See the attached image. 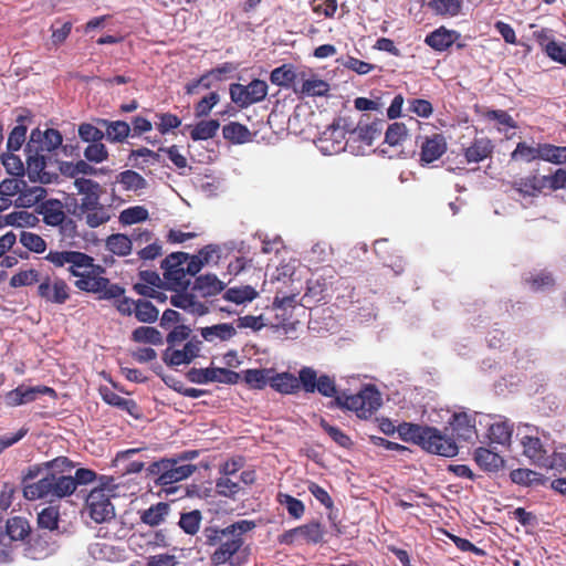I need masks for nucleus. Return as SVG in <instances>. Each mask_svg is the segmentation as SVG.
I'll use <instances>...</instances> for the list:
<instances>
[{"label": "nucleus", "mask_w": 566, "mask_h": 566, "mask_svg": "<svg viewBox=\"0 0 566 566\" xmlns=\"http://www.w3.org/2000/svg\"><path fill=\"white\" fill-rule=\"evenodd\" d=\"M516 436L523 447V454L530 459L532 463L559 472L566 470V446L551 453L552 439L547 431L524 423L517 427Z\"/></svg>", "instance_id": "1"}, {"label": "nucleus", "mask_w": 566, "mask_h": 566, "mask_svg": "<svg viewBox=\"0 0 566 566\" xmlns=\"http://www.w3.org/2000/svg\"><path fill=\"white\" fill-rule=\"evenodd\" d=\"M270 386L282 395H293L301 388L307 394L318 392L324 397L336 394L335 377L318 373L310 366L302 367L297 377L289 371L275 373L272 368Z\"/></svg>", "instance_id": "2"}, {"label": "nucleus", "mask_w": 566, "mask_h": 566, "mask_svg": "<svg viewBox=\"0 0 566 566\" xmlns=\"http://www.w3.org/2000/svg\"><path fill=\"white\" fill-rule=\"evenodd\" d=\"M45 260L56 268L66 266L69 273L77 279L93 269L102 270L94 265V259L86 253L73 250L50 251Z\"/></svg>", "instance_id": "3"}, {"label": "nucleus", "mask_w": 566, "mask_h": 566, "mask_svg": "<svg viewBox=\"0 0 566 566\" xmlns=\"http://www.w3.org/2000/svg\"><path fill=\"white\" fill-rule=\"evenodd\" d=\"M188 255L185 253H172L167 256L161 266L165 271V279L172 283L175 286H184L189 282L186 280V274L196 275L203 265V260L201 256H192L190 261L187 262L186 268L182 266L184 261H187Z\"/></svg>", "instance_id": "4"}, {"label": "nucleus", "mask_w": 566, "mask_h": 566, "mask_svg": "<svg viewBox=\"0 0 566 566\" xmlns=\"http://www.w3.org/2000/svg\"><path fill=\"white\" fill-rule=\"evenodd\" d=\"M150 474L158 475L160 485H168L189 478L195 471L193 464H180L177 459H163L148 467Z\"/></svg>", "instance_id": "5"}, {"label": "nucleus", "mask_w": 566, "mask_h": 566, "mask_svg": "<svg viewBox=\"0 0 566 566\" xmlns=\"http://www.w3.org/2000/svg\"><path fill=\"white\" fill-rule=\"evenodd\" d=\"M382 125L381 120L370 124L359 123L355 128L348 130L346 145L349 147V153L355 155L364 154L365 147H370L374 140L381 135Z\"/></svg>", "instance_id": "6"}, {"label": "nucleus", "mask_w": 566, "mask_h": 566, "mask_svg": "<svg viewBox=\"0 0 566 566\" xmlns=\"http://www.w3.org/2000/svg\"><path fill=\"white\" fill-rule=\"evenodd\" d=\"M96 269L91 270L81 279L75 281V286L85 292L98 294L99 298L112 300L124 294V289L117 284H112L108 279L95 274Z\"/></svg>", "instance_id": "7"}, {"label": "nucleus", "mask_w": 566, "mask_h": 566, "mask_svg": "<svg viewBox=\"0 0 566 566\" xmlns=\"http://www.w3.org/2000/svg\"><path fill=\"white\" fill-rule=\"evenodd\" d=\"M86 512L96 523H105L114 518L115 509L111 502V490L93 489L86 499Z\"/></svg>", "instance_id": "8"}, {"label": "nucleus", "mask_w": 566, "mask_h": 566, "mask_svg": "<svg viewBox=\"0 0 566 566\" xmlns=\"http://www.w3.org/2000/svg\"><path fill=\"white\" fill-rule=\"evenodd\" d=\"M268 84L262 80H253L248 85L234 83L230 85L231 101L240 107H248L265 98Z\"/></svg>", "instance_id": "9"}, {"label": "nucleus", "mask_w": 566, "mask_h": 566, "mask_svg": "<svg viewBox=\"0 0 566 566\" xmlns=\"http://www.w3.org/2000/svg\"><path fill=\"white\" fill-rule=\"evenodd\" d=\"M340 119L328 126L319 136L317 147L324 155H334L343 150L349 151L346 145L348 130L340 125Z\"/></svg>", "instance_id": "10"}, {"label": "nucleus", "mask_w": 566, "mask_h": 566, "mask_svg": "<svg viewBox=\"0 0 566 566\" xmlns=\"http://www.w3.org/2000/svg\"><path fill=\"white\" fill-rule=\"evenodd\" d=\"M421 448L430 453L442 457H454L458 454V444L454 439L442 434L440 430L433 427L426 428Z\"/></svg>", "instance_id": "11"}, {"label": "nucleus", "mask_w": 566, "mask_h": 566, "mask_svg": "<svg viewBox=\"0 0 566 566\" xmlns=\"http://www.w3.org/2000/svg\"><path fill=\"white\" fill-rule=\"evenodd\" d=\"M43 395L55 397V391L53 388L48 386L27 387L24 385H20L15 389L6 394L4 402L9 407H18L35 401Z\"/></svg>", "instance_id": "12"}, {"label": "nucleus", "mask_w": 566, "mask_h": 566, "mask_svg": "<svg viewBox=\"0 0 566 566\" xmlns=\"http://www.w3.org/2000/svg\"><path fill=\"white\" fill-rule=\"evenodd\" d=\"M62 140V135L56 129L49 128L42 132L35 128L31 132L25 151L51 153L61 146Z\"/></svg>", "instance_id": "13"}, {"label": "nucleus", "mask_w": 566, "mask_h": 566, "mask_svg": "<svg viewBox=\"0 0 566 566\" xmlns=\"http://www.w3.org/2000/svg\"><path fill=\"white\" fill-rule=\"evenodd\" d=\"M38 294L48 303L64 304L70 298V287L62 279L45 277L38 286Z\"/></svg>", "instance_id": "14"}, {"label": "nucleus", "mask_w": 566, "mask_h": 566, "mask_svg": "<svg viewBox=\"0 0 566 566\" xmlns=\"http://www.w3.org/2000/svg\"><path fill=\"white\" fill-rule=\"evenodd\" d=\"M447 151V140L442 134L426 136L420 143V163L429 165Z\"/></svg>", "instance_id": "15"}, {"label": "nucleus", "mask_w": 566, "mask_h": 566, "mask_svg": "<svg viewBox=\"0 0 566 566\" xmlns=\"http://www.w3.org/2000/svg\"><path fill=\"white\" fill-rule=\"evenodd\" d=\"M452 431L461 441L471 442L478 437L475 428V415L458 412L452 416L450 421Z\"/></svg>", "instance_id": "16"}, {"label": "nucleus", "mask_w": 566, "mask_h": 566, "mask_svg": "<svg viewBox=\"0 0 566 566\" xmlns=\"http://www.w3.org/2000/svg\"><path fill=\"white\" fill-rule=\"evenodd\" d=\"M200 349L201 342L191 339L185 344L182 349L167 348L164 355V360L167 365L171 366L189 364L199 355Z\"/></svg>", "instance_id": "17"}, {"label": "nucleus", "mask_w": 566, "mask_h": 566, "mask_svg": "<svg viewBox=\"0 0 566 566\" xmlns=\"http://www.w3.org/2000/svg\"><path fill=\"white\" fill-rule=\"evenodd\" d=\"M27 174L31 181L50 184L52 178L49 172L45 171L46 157L41 151H27Z\"/></svg>", "instance_id": "18"}, {"label": "nucleus", "mask_w": 566, "mask_h": 566, "mask_svg": "<svg viewBox=\"0 0 566 566\" xmlns=\"http://www.w3.org/2000/svg\"><path fill=\"white\" fill-rule=\"evenodd\" d=\"M420 128L421 123L413 117H410L407 123H392L388 125L386 129L385 142L390 146H398L406 139L410 132Z\"/></svg>", "instance_id": "19"}, {"label": "nucleus", "mask_w": 566, "mask_h": 566, "mask_svg": "<svg viewBox=\"0 0 566 566\" xmlns=\"http://www.w3.org/2000/svg\"><path fill=\"white\" fill-rule=\"evenodd\" d=\"M242 544L241 537L229 535L219 543V547L211 555V563L216 566L228 563Z\"/></svg>", "instance_id": "20"}, {"label": "nucleus", "mask_w": 566, "mask_h": 566, "mask_svg": "<svg viewBox=\"0 0 566 566\" xmlns=\"http://www.w3.org/2000/svg\"><path fill=\"white\" fill-rule=\"evenodd\" d=\"M49 481L50 502L70 496L75 492V483L71 475H57L55 472H49Z\"/></svg>", "instance_id": "21"}, {"label": "nucleus", "mask_w": 566, "mask_h": 566, "mask_svg": "<svg viewBox=\"0 0 566 566\" xmlns=\"http://www.w3.org/2000/svg\"><path fill=\"white\" fill-rule=\"evenodd\" d=\"M460 33L454 30H448L444 27H440L433 32L429 33L424 42L436 51H446L449 49L458 39Z\"/></svg>", "instance_id": "22"}, {"label": "nucleus", "mask_w": 566, "mask_h": 566, "mask_svg": "<svg viewBox=\"0 0 566 566\" xmlns=\"http://www.w3.org/2000/svg\"><path fill=\"white\" fill-rule=\"evenodd\" d=\"M139 277L143 281V283H137L135 285V290L138 294L157 298L159 301H164L165 297L163 296V293L157 291L156 287H158L161 283V279L155 271H142L139 273Z\"/></svg>", "instance_id": "23"}, {"label": "nucleus", "mask_w": 566, "mask_h": 566, "mask_svg": "<svg viewBox=\"0 0 566 566\" xmlns=\"http://www.w3.org/2000/svg\"><path fill=\"white\" fill-rule=\"evenodd\" d=\"M99 394L106 403L126 411L136 419L139 418V408L133 399L124 398L107 387H101Z\"/></svg>", "instance_id": "24"}, {"label": "nucleus", "mask_w": 566, "mask_h": 566, "mask_svg": "<svg viewBox=\"0 0 566 566\" xmlns=\"http://www.w3.org/2000/svg\"><path fill=\"white\" fill-rule=\"evenodd\" d=\"M201 337L208 343L227 342L237 335L233 324L221 323L200 328Z\"/></svg>", "instance_id": "25"}, {"label": "nucleus", "mask_w": 566, "mask_h": 566, "mask_svg": "<svg viewBox=\"0 0 566 566\" xmlns=\"http://www.w3.org/2000/svg\"><path fill=\"white\" fill-rule=\"evenodd\" d=\"M39 213L48 226L57 227L65 220V213L61 201L50 199L41 203Z\"/></svg>", "instance_id": "26"}, {"label": "nucleus", "mask_w": 566, "mask_h": 566, "mask_svg": "<svg viewBox=\"0 0 566 566\" xmlns=\"http://www.w3.org/2000/svg\"><path fill=\"white\" fill-rule=\"evenodd\" d=\"M98 124L105 128V137L111 143H122L130 133L129 124L124 120L99 119Z\"/></svg>", "instance_id": "27"}, {"label": "nucleus", "mask_w": 566, "mask_h": 566, "mask_svg": "<svg viewBox=\"0 0 566 566\" xmlns=\"http://www.w3.org/2000/svg\"><path fill=\"white\" fill-rule=\"evenodd\" d=\"M23 496L29 501L44 499L50 502L49 473H45L35 482L25 483L23 486Z\"/></svg>", "instance_id": "28"}, {"label": "nucleus", "mask_w": 566, "mask_h": 566, "mask_svg": "<svg viewBox=\"0 0 566 566\" xmlns=\"http://www.w3.org/2000/svg\"><path fill=\"white\" fill-rule=\"evenodd\" d=\"M493 150V145L489 138H478L464 151L468 163H480L488 158Z\"/></svg>", "instance_id": "29"}, {"label": "nucleus", "mask_w": 566, "mask_h": 566, "mask_svg": "<svg viewBox=\"0 0 566 566\" xmlns=\"http://www.w3.org/2000/svg\"><path fill=\"white\" fill-rule=\"evenodd\" d=\"M272 368H252L243 370V379L245 384L252 388L261 390L270 385Z\"/></svg>", "instance_id": "30"}, {"label": "nucleus", "mask_w": 566, "mask_h": 566, "mask_svg": "<svg viewBox=\"0 0 566 566\" xmlns=\"http://www.w3.org/2000/svg\"><path fill=\"white\" fill-rule=\"evenodd\" d=\"M258 295V291L251 285H242L228 289L223 294V298L235 304H244L252 302Z\"/></svg>", "instance_id": "31"}, {"label": "nucleus", "mask_w": 566, "mask_h": 566, "mask_svg": "<svg viewBox=\"0 0 566 566\" xmlns=\"http://www.w3.org/2000/svg\"><path fill=\"white\" fill-rule=\"evenodd\" d=\"M474 460L486 471H496L503 464V459L496 452L486 448H478L474 451Z\"/></svg>", "instance_id": "32"}, {"label": "nucleus", "mask_w": 566, "mask_h": 566, "mask_svg": "<svg viewBox=\"0 0 566 566\" xmlns=\"http://www.w3.org/2000/svg\"><path fill=\"white\" fill-rule=\"evenodd\" d=\"M193 289L203 296H210L221 292L224 284L214 274H206L196 279Z\"/></svg>", "instance_id": "33"}, {"label": "nucleus", "mask_w": 566, "mask_h": 566, "mask_svg": "<svg viewBox=\"0 0 566 566\" xmlns=\"http://www.w3.org/2000/svg\"><path fill=\"white\" fill-rule=\"evenodd\" d=\"M116 182L127 191H138L147 187L146 179L134 170H125L118 174L116 176Z\"/></svg>", "instance_id": "34"}, {"label": "nucleus", "mask_w": 566, "mask_h": 566, "mask_svg": "<svg viewBox=\"0 0 566 566\" xmlns=\"http://www.w3.org/2000/svg\"><path fill=\"white\" fill-rule=\"evenodd\" d=\"M426 428L427 426L403 422L397 427V432L403 441L413 442L421 447L423 436L427 432Z\"/></svg>", "instance_id": "35"}, {"label": "nucleus", "mask_w": 566, "mask_h": 566, "mask_svg": "<svg viewBox=\"0 0 566 566\" xmlns=\"http://www.w3.org/2000/svg\"><path fill=\"white\" fill-rule=\"evenodd\" d=\"M106 248L113 254L126 256L132 252L133 241L126 234L116 233L106 239Z\"/></svg>", "instance_id": "36"}, {"label": "nucleus", "mask_w": 566, "mask_h": 566, "mask_svg": "<svg viewBox=\"0 0 566 566\" xmlns=\"http://www.w3.org/2000/svg\"><path fill=\"white\" fill-rule=\"evenodd\" d=\"M513 433V424L509 420L493 422L489 429L490 439L499 444L510 443Z\"/></svg>", "instance_id": "37"}, {"label": "nucleus", "mask_w": 566, "mask_h": 566, "mask_svg": "<svg viewBox=\"0 0 566 566\" xmlns=\"http://www.w3.org/2000/svg\"><path fill=\"white\" fill-rule=\"evenodd\" d=\"M45 196V190L41 186L25 187L18 195L14 201L15 207L29 208L38 203Z\"/></svg>", "instance_id": "38"}, {"label": "nucleus", "mask_w": 566, "mask_h": 566, "mask_svg": "<svg viewBox=\"0 0 566 566\" xmlns=\"http://www.w3.org/2000/svg\"><path fill=\"white\" fill-rule=\"evenodd\" d=\"M516 190L523 195L535 196L546 188L544 176H528L515 182Z\"/></svg>", "instance_id": "39"}, {"label": "nucleus", "mask_w": 566, "mask_h": 566, "mask_svg": "<svg viewBox=\"0 0 566 566\" xmlns=\"http://www.w3.org/2000/svg\"><path fill=\"white\" fill-rule=\"evenodd\" d=\"M297 78L294 66L291 64H283L271 72L270 80L277 86L287 87Z\"/></svg>", "instance_id": "40"}, {"label": "nucleus", "mask_w": 566, "mask_h": 566, "mask_svg": "<svg viewBox=\"0 0 566 566\" xmlns=\"http://www.w3.org/2000/svg\"><path fill=\"white\" fill-rule=\"evenodd\" d=\"M80 220H84L90 228H97L109 221L111 214L108 209L101 205L90 211L77 216Z\"/></svg>", "instance_id": "41"}, {"label": "nucleus", "mask_w": 566, "mask_h": 566, "mask_svg": "<svg viewBox=\"0 0 566 566\" xmlns=\"http://www.w3.org/2000/svg\"><path fill=\"white\" fill-rule=\"evenodd\" d=\"M132 338L136 343H144L150 345H161L163 344V335L155 327L150 326H140L134 329L132 334Z\"/></svg>", "instance_id": "42"}, {"label": "nucleus", "mask_w": 566, "mask_h": 566, "mask_svg": "<svg viewBox=\"0 0 566 566\" xmlns=\"http://www.w3.org/2000/svg\"><path fill=\"white\" fill-rule=\"evenodd\" d=\"M539 159L562 165L566 163V146H555L552 144H541Z\"/></svg>", "instance_id": "43"}, {"label": "nucleus", "mask_w": 566, "mask_h": 566, "mask_svg": "<svg viewBox=\"0 0 566 566\" xmlns=\"http://www.w3.org/2000/svg\"><path fill=\"white\" fill-rule=\"evenodd\" d=\"M30 533V525L23 517L15 516L7 522V534L12 541H23Z\"/></svg>", "instance_id": "44"}, {"label": "nucleus", "mask_w": 566, "mask_h": 566, "mask_svg": "<svg viewBox=\"0 0 566 566\" xmlns=\"http://www.w3.org/2000/svg\"><path fill=\"white\" fill-rule=\"evenodd\" d=\"M428 6L437 14L455 17L462 9V0H431Z\"/></svg>", "instance_id": "45"}, {"label": "nucleus", "mask_w": 566, "mask_h": 566, "mask_svg": "<svg viewBox=\"0 0 566 566\" xmlns=\"http://www.w3.org/2000/svg\"><path fill=\"white\" fill-rule=\"evenodd\" d=\"M219 126L220 124L216 119L201 120L190 130V136L193 140L212 138L217 134Z\"/></svg>", "instance_id": "46"}, {"label": "nucleus", "mask_w": 566, "mask_h": 566, "mask_svg": "<svg viewBox=\"0 0 566 566\" xmlns=\"http://www.w3.org/2000/svg\"><path fill=\"white\" fill-rule=\"evenodd\" d=\"M297 91L306 96H324L329 91V85L316 76H311L303 81Z\"/></svg>", "instance_id": "47"}, {"label": "nucleus", "mask_w": 566, "mask_h": 566, "mask_svg": "<svg viewBox=\"0 0 566 566\" xmlns=\"http://www.w3.org/2000/svg\"><path fill=\"white\" fill-rule=\"evenodd\" d=\"M512 482L520 485H539L543 484V476L530 469H516L510 473Z\"/></svg>", "instance_id": "48"}, {"label": "nucleus", "mask_w": 566, "mask_h": 566, "mask_svg": "<svg viewBox=\"0 0 566 566\" xmlns=\"http://www.w3.org/2000/svg\"><path fill=\"white\" fill-rule=\"evenodd\" d=\"M4 224L25 228L34 227L38 222V217L28 211H13L4 216Z\"/></svg>", "instance_id": "49"}, {"label": "nucleus", "mask_w": 566, "mask_h": 566, "mask_svg": "<svg viewBox=\"0 0 566 566\" xmlns=\"http://www.w3.org/2000/svg\"><path fill=\"white\" fill-rule=\"evenodd\" d=\"M168 504L163 502L157 503L156 505H153L148 510L144 511L142 514V521L150 526L159 525L164 521V517L168 514Z\"/></svg>", "instance_id": "50"}, {"label": "nucleus", "mask_w": 566, "mask_h": 566, "mask_svg": "<svg viewBox=\"0 0 566 566\" xmlns=\"http://www.w3.org/2000/svg\"><path fill=\"white\" fill-rule=\"evenodd\" d=\"M219 370L220 368L217 367L192 368L188 373V378L190 381L196 384L219 382Z\"/></svg>", "instance_id": "51"}, {"label": "nucleus", "mask_w": 566, "mask_h": 566, "mask_svg": "<svg viewBox=\"0 0 566 566\" xmlns=\"http://www.w3.org/2000/svg\"><path fill=\"white\" fill-rule=\"evenodd\" d=\"M134 314L139 322L154 323L158 318L159 311L149 301L138 300Z\"/></svg>", "instance_id": "52"}, {"label": "nucleus", "mask_w": 566, "mask_h": 566, "mask_svg": "<svg viewBox=\"0 0 566 566\" xmlns=\"http://www.w3.org/2000/svg\"><path fill=\"white\" fill-rule=\"evenodd\" d=\"M277 502L284 506L287 513L294 518H301L305 512L303 502L290 494L279 493Z\"/></svg>", "instance_id": "53"}, {"label": "nucleus", "mask_w": 566, "mask_h": 566, "mask_svg": "<svg viewBox=\"0 0 566 566\" xmlns=\"http://www.w3.org/2000/svg\"><path fill=\"white\" fill-rule=\"evenodd\" d=\"M148 219V211L142 206H135L123 210L119 214V222L123 224H134Z\"/></svg>", "instance_id": "54"}, {"label": "nucleus", "mask_w": 566, "mask_h": 566, "mask_svg": "<svg viewBox=\"0 0 566 566\" xmlns=\"http://www.w3.org/2000/svg\"><path fill=\"white\" fill-rule=\"evenodd\" d=\"M201 522V513L198 510L184 513L179 520V526L184 530L185 533L189 535H195L200 527Z\"/></svg>", "instance_id": "55"}, {"label": "nucleus", "mask_w": 566, "mask_h": 566, "mask_svg": "<svg viewBox=\"0 0 566 566\" xmlns=\"http://www.w3.org/2000/svg\"><path fill=\"white\" fill-rule=\"evenodd\" d=\"M541 144L536 147L530 146L524 142L517 144L515 150L512 153V159H522L526 163L533 161L539 158Z\"/></svg>", "instance_id": "56"}, {"label": "nucleus", "mask_w": 566, "mask_h": 566, "mask_svg": "<svg viewBox=\"0 0 566 566\" xmlns=\"http://www.w3.org/2000/svg\"><path fill=\"white\" fill-rule=\"evenodd\" d=\"M335 398L334 402L336 406L346 408L349 410L361 411L364 413V402L361 397L358 394L356 395H337V392L332 397Z\"/></svg>", "instance_id": "57"}, {"label": "nucleus", "mask_w": 566, "mask_h": 566, "mask_svg": "<svg viewBox=\"0 0 566 566\" xmlns=\"http://www.w3.org/2000/svg\"><path fill=\"white\" fill-rule=\"evenodd\" d=\"M21 244L35 253H42L46 249L45 241L35 233L22 231L20 235Z\"/></svg>", "instance_id": "58"}, {"label": "nucleus", "mask_w": 566, "mask_h": 566, "mask_svg": "<svg viewBox=\"0 0 566 566\" xmlns=\"http://www.w3.org/2000/svg\"><path fill=\"white\" fill-rule=\"evenodd\" d=\"M27 187V182L18 178H7L0 182V196L11 199Z\"/></svg>", "instance_id": "59"}, {"label": "nucleus", "mask_w": 566, "mask_h": 566, "mask_svg": "<svg viewBox=\"0 0 566 566\" xmlns=\"http://www.w3.org/2000/svg\"><path fill=\"white\" fill-rule=\"evenodd\" d=\"M87 161L99 164L107 159L108 151L101 142L91 143L84 150Z\"/></svg>", "instance_id": "60"}, {"label": "nucleus", "mask_w": 566, "mask_h": 566, "mask_svg": "<svg viewBox=\"0 0 566 566\" xmlns=\"http://www.w3.org/2000/svg\"><path fill=\"white\" fill-rule=\"evenodd\" d=\"M249 134L248 128L239 123H230L223 127L224 138L231 139L235 143H244L248 139Z\"/></svg>", "instance_id": "61"}, {"label": "nucleus", "mask_w": 566, "mask_h": 566, "mask_svg": "<svg viewBox=\"0 0 566 566\" xmlns=\"http://www.w3.org/2000/svg\"><path fill=\"white\" fill-rule=\"evenodd\" d=\"M301 538L311 543H318L323 538V530L319 523L312 522L302 526H298Z\"/></svg>", "instance_id": "62"}, {"label": "nucleus", "mask_w": 566, "mask_h": 566, "mask_svg": "<svg viewBox=\"0 0 566 566\" xmlns=\"http://www.w3.org/2000/svg\"><path fill=\"white\" fill-rule=\"evenodd\" d=\"M364 402V413L371 412L380 406L379 392L374 387H366L359 391Z\"/></svg>", "instance_id": "63"}, {"label": "nucleus", "mask_w": 566, "mask_h": 566, "mask_svg": "<svg viewBox=\"0 0 566 566\" xmlns=\"http://www.w3.org/2000/svg\"><path fill=\"white\" fill-rule=\"evenodd\" d=\"M545 52L553 61L566 65V43L549 41L545 45Z\"/></svg>", "instance_id": "64"}]
</instances>
